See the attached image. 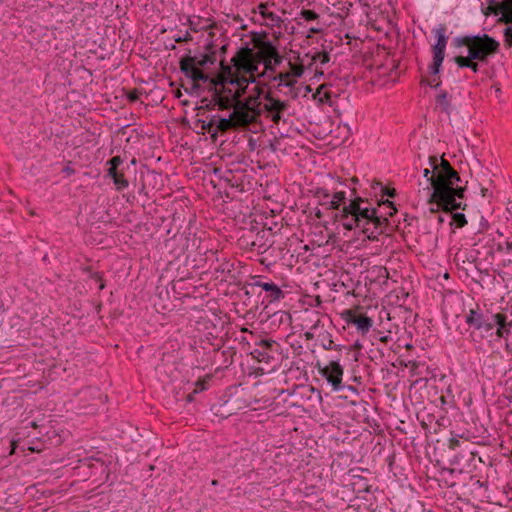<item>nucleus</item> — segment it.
Masks as SVG:
<instances>
[{
  "label": "nucleus",
  "instance_id": "f257e3e1",
  "mask_svg": "<svg viewBox=\"0 0 512 512\" xmlns=\"http://www.w3.org/2000/svg\"><path fill=\"white\" fill-rule=\"evenodd\" d=\"M362 202L363 199L357 197L349 205L344 206L335 215V218L342 224L344 229L351 231L357 227L361 228L362 233L369 240L375 241L380 234L378 229L382 220L377 216L376 209L362 208Z\"/></svg>",
  "mask_w": 512,
  "mask_h": 512
},
{
  "label": "nucleus",
  "instance_id": "f03ea898",
  "mask_svg": "<svg viewBox=\"0 0 512 512\" xmlns=\"http://www.w3.org/2000/svg\"><path fill=\"white\" fill-rule=\"evenodd\" d=\"M430 166L435 172L429 179L428 183L433 188L432 197H436L437 195L443 193L444 189L447 190H456L463 189L462 187H454L457 182L460 181L459 174L452 168L450 163L441 158L440 164H438V159L436 156L429 157Z\"/></svg>",
  "mask_w": 512,
  "mask_h": 512
},
{
  "label": "nucleus",
  "instance_id": "7ed1b4c3",
  "mask_svg": "<svg viewBox=\"0 0 512 512\" xmlns=\"http://www.w3.org/2000/svg\"><path fill=\"white\" fill-rule=\"evenodd\" d=\"M424 191H426L427 204L429 205V211L431 213H437L440 209L446 212L465 209L466 204H463L462 202L464 197V189H444L443 193L437 195L436 197H432L433 188L431 185H428Z\"/></svg>",
  "mask_w": 512,
  "mask_h": 512
},
{
  "label": "nucleus",
  "instance_id": "20e7f679",
  "mask_svg": "<svg viewBox=\"0 0 512 512\" xmlns=\"http://www.w3.org/2000/svg\"><path fill=\"white\" fill-rule=\"evenodd\" d=\"M215 60L213 53L200 56L187 55L180 60V69L186 77L193 81V87L199 88L200 82L208 83L210 79V76L202 68L208 64H213Z\"/></svg>",
  "mask_w": 512,
  "mask_h": 512
},
{
  "label": "nucleus",
  "instance_id": "39448f33",
  "mask_svg": "<svg viewBox=\"0 0 512 512\" xmlns=\"http://www.w3.org/2000/svg\"><path fill=\"white\" fill-rule=\"evenodd\" d=\"M262 93V88L256 86L247 98L236 104L235 114L238 115L240 123L249 126L259 121L260 116L263 114V102L260 100Z\"/></svg>",
  "mask_w": 512,
  "mask_h": 512
},
{
  "label": "nucleus",
  "instance_id": "423d86ee",
  "mask_svg": "<svg viewBox=\"0 0 512 512\" xmlns=\"http://www.w3.org/2000/svg\"><path fill=\"white\" fill-rule=\"evenodd\" d=\"M460 43L468 48L470 58L479 61H485L499 49V42L487 34L465 36Z\"/></svg>",
  "mask_w": 512,
  "mask_h": 512
},
{
  "label": "nucleus",
  "instance_id": "0eeeda50",
  "mask_svg": "<svg viewBox=\"0 0 512 512\" xmlns=\"http://www.w3.org/2000/svg\"><path fill=\"white\" fill-rule=\"evenodd\" d=\"M290 107L289 101L281 100L270 93L263 97V113L276 125L281 121H287L290 116Z\"/></svg>",
  "mask_w": 512,
  "mask_h": 512
},
{
  "label": "nucleus",
  "instance_id": "6e6552de",
  "mask_svg": "<svg viewBox=\"0 0 512 512\" xmlns=\"http://www.w3.org/2000/svg\"><path fill=\"white\" fill-rule=\"evenodd\" d=\"M247 82V76L239 75L237 68L222 65L220 74L216 78L208 81V89H217V87H225V85H241Z\"/></svg>",
  "mask_w": 512,
  "mask_h": 512
},
{
  "label": "nucleus",
  "instance_id": "1a4fd4ad",
  "mask_svg": "<svg viewBox=\"0 0 512 512\" xmlns=\"http://www.w3.org/2000/svg\"><path fill=\"white\" fill-rule=\"evenodd\" d=\"M316 367L319 373L331 384L334 391L343 389L342 378L344 370L338 361H331L326 366H321L320 363H317Z\"/></svg>",
  "mask_w": 512,
  "mask_h": 512
},
{
  "label": "nucleus",
  "instance_id": "9d476101",
  "mask_svg": "<svg viewBox=\"0 0 512 512\" xmlns=\"http://www.w3.org/2000/svg\"><path fill=\"white\" fill-rule=\"evenodd\" d=\"M212 92L211 103L214 106H217L219 110H228L233 108L235 110L237 101V95L225 94V87H217V89H208Z\"/></svg>",
  "mask_w": 512,
  "mask_h": 512
},
{
  "label": "nucleus",
  "instance_id": "9b49d317",
  "mask_svg": "<svg viewBox=\"0 0 512 512\" xmlns=\"http://www.w3.org/2000/svg\"><path fill=\"white\" fill-rule=\"evenodd\" d=\"M212 92L211 103L214 106H217L219 110H228L233 108L235 110L237 101V95L225 94V87H217V89H208Z\"/></svg>",
  "mask_w": 512,
  "mask_h": 512
},
{
  "label": "nucleus",
  "instance_id": "f8f14e48",
  "mask_svg": "<svg viewBox=\"0 0 512 512\" xmlns=\"http://www.w3.org/2000/svg\"><path fill=\"white\" fill-rule=\"evenodd\" d=\"M255 59L254 51L246 47L238 51L232 61L234 62V66L237 68L238 74L240 75L242 73L246 76V72H251V65Z\"/></svg>",
  "mask_w": 512,
  "mask_h": 512
},
{
  "label": "nucleus",
  "instance_id": "ddd939ff",
  "mask_svg": "<svg viewBox=\"0 0 512 512\" xmlns=\"http://www.w3.org/2000/svg\"><path fill=\"white\" fill-rule=\"evenodd\" d=\"M213 119L216 125V128L213 130V137H216L219 132L224 133L231 129L247 127L246 124L240 123L238 115L235 114V110L231 112L228 118L213 116Z\"/></svg>",
  "mask_w": 512,
  "mask_h": 512
},
{
  "label": "nucleus",
  "instance_id": "4468645a",
  "mask_svg": "<svg viewBox=\"0 0 512 512\" xmlns=\"http://www.w3.org/2000/svg\"><path fill=\"white\" fill-rule=\"evenodd\" d=\"M123 160L120 156H114L109 161L110 165L108 169V176L113 179L116 189L121 191L128 187L129 183L125 179L124 174L118 170V167L122 164Z\"/></svg>",
  "mask_w": 512,
  "mask_h": 512
},
{
  "label": "nucleus",
  "instance_id": "2eb2a0df",
  "mask_svg": "<svg viewBox=\"0 0 512 512\" xmlns=\"http://www.w3.org/2000/svg\"><path fill=\"white\" fill-rule=\"evenodd\" d=\"M345 319L348 324H353L356 326L358 332L365 335L369 332L371 327L373 326V320L363 314H357L355 311L346 310L345 311Z\"/></svg>",
  "mask_w": 512,
  "mask_h": 512
},
{
  "label": "nucleus",
  "instance_id": "dca6fc26",
  "mask_svg": "<svg viewBox=\"0 0 512 512\" xmlns=\"http://www.w3.org/2000/svg\"><path fill=\"white\" fill-rule=\"evenodd\" d=\"M466 323L476 329H484L490 331L494 327V323L485 321L483 314L475 309H471L466 316Z\"/></svg>",
  "mask_w": 512,
  "mask_h": 512
},
{
  "label": "nucleus",
  "instance_id": "f3484780",
  "mask_svg": "<svg viewBox=\"0 0 512 512\" xmlns=\"http://www.w3.org/2000/svg\"><path fill=\"white\" fill-rule=\"evenodd\" d=\"M272 81H276L278 83V87L284 86L289 89L288 92H286L287 95H290L292 98H297L298 92L295 90V84L297 83V80L294 78H291L290 73H278L274 74L271 78Z\"/></svg>",
  "mask_w": 512,
  "mask_h": 512
},
{
  "label": "nucleus",
  "instance_id": "a211bd4d",
  "mask_svg": "<svg viewBox=\"0 0 512 512\" xmlns=\"http://www.w3.org/2000/svg\"><path fill=\"white\" fill-rule=\"evenodd\" d=\"M257 52H254L255 58L263 62L268 59H272V56L276 55V48L269 41L259 40L256 43Z\"/></svg>",
  "mask_w": 512,
  "mask_h": 512
},
{
  "label": "nucleus",
  "instance_id": "6ab92c4d",
  "mask_svg": "<svg viewBox=\"0 0 512 512\" xmlns=\"http://www.w3.org/2000/svg\"><path fill=\"white\" fill-rule=\"evenodd\" d=\"M275 342L272 340H261L258 345L262 347V349H254L251 352L252 357L258 362H269L270 356L268 354V350H270Z\"/></svg>",
  "mask_w": 512,
  "mask_h": 512
},
{
  "label": "nucleus",
  "instance_id": "aec40b11",
  "mask_svg": "<svg viewBox=\"0 0 512 512\" xmlns=\"http://www.w3.org/2000/svg\"><path fill=\"white\" fill-rule=\"evenodd\" d=\"M256 285L269 292L270 301H279L284 297L283 291L272 282H257Z\"/></svg>",
  "mask_w": 512,
  "mask_h": 512
},
{
  "label": "nucleus",
  "instance_id": "412c9836",
  "mask_svg": "<svg viewBox=\"0 0 512 512\" xmlns=\"http://www.w3.org/2000/svg\"><path fill=\"white\" fill-rule=\"evenodd\" d=\"M258 10L262 17L267 21V25H270L271 27H280L281 18L274 12L270 11L267 5L260 4L258 6Z\"/></svg>",
  "mask_w": 512,
  "mask_h": 512
},
{
  "label": "nucleus",
  "instance_id": "4be33fe9",
  "mask_svg": "<svg viewBox=\"0 0 512 512\" xmlns=\"http://www.w3.org/2000/svg\"><path fill=\"white\" fill-rule=\"evenodd\" d=\"M445 50L438 47H433V63L430 66L431 74L437 75L444 60Z\"/></svg>",
  "mask_w": 512,
  "mask_h": 512
},
{
  "label": "nucleus",
  "instance_id": "5701e85b",
  "mask_svg": "<svg viewBox=\"0 0 512 512\" xmlns=\"http://www.w3.org/2000/svg\"><path fill=\"white\" fill-rule=\"evenodd\" d=\"M315 97H318L319 101L322 103H328L329 105H333L332 98L335 97V94L326 85H321L317 89Z\"/></svg>",
  "mask_w": 512,
  "mask_h": 512
},
{
  "label": "nucleus",
  "instance_id": "b1692460",
  "mask_svg": "<svg viewBox=\"0 0 512 512\" xmlns=\"http://www.w3.org/2000/svg\"><path fill=\"white\" fill-rule=\"evenodd\" d=\"M500 6L502 8L500 21L506 24L512 23V0H503Z\"/></svg>",
  "mask_w": 512,
  "mask_h": 512
},
{
  "label": "nucleus",
  "instance_id": "393cba45",
  "mask_svg": "<svg viewBox=\"0 0 512 512\" xmlns=\"http://www.w3.org/2000/svg\"><path fill=\"white\" fill-rule=\"evenodd\" d=\"M434 34L437 38V42L433 47H438V48H442L445 50L446 45H447V40H448V38L446 36V27L443 25H440L439 27L434 29Z\"/></svg>",
  "mask_w": 512,
  "mask_h": 512
},
{
  "label": "nucleus",
  "instance_id": "a878e982",
  "mask_svg": "<svg viewBox=\"0 0 512 512\" xmlns=\"http://www.w3.org/2000/svg\"><path fill=\"white\" fill-rule=\"evenodd\" d=\"M345 198H346L345 192H343V191L336 192L333 195V198L329 203V208L333 209V210H338L340 207V204L345 200Z\"/></svg>",
  "mask_w": 512,
  "mask_h": 512
},
{
  "label": "nucleus",
  "instance_id": "bb28decb",
  "mask_svg": "<svg viewBox=\"0 0 512 512\" xmlns=\"http://www.w3.org/2000/svg\"><path fill=\"white\" fill-rule=\"evenodd\" d=\"M493 320H494V323L498 325V328L512 326V322L508 323L506 315L502 314V313H497V314L493 315Z\"/></svg>",
  "mask_w": 512,
  "mask_h": 512
},
{
  "label": "nucleus",
  "instance_id": "cd10ccee",
  "mask_svg": "<svg viewBox=\"0 0 512 512\" xmlns=\"http://www.w3.org/2000/svg\"><path fill=\"white\" fill-rule=\"evenodd\" d=\"M482 12L485 16H489V15H495V16H498V15H501L502 16V8L499 5H488L486 8H483L482 9Z\"/></svg>",
  "mask_w": 512,
  "mask_h": 512
},
{
  "label": "nucleus",
  "instance_id": "c85d7f7f",
  "mask_svg": "<svg viewBox=\"0 0 512 512\" xmlns=\"http://www.w3.org/2000/svg\"><path fill=\"white\" fill-rule=\"evenodd\" d=\"M313 61L315 63H319L321 65H324L330 61V56L327 52H318L313 56Z\"/></svg>",
  "mask_w": 512,
  "mask_h": 512
},
{
  "label": "nucleus",
  "instance_id": "c756f323",
  "mask_svg": "<svg viewBox=\"0 0 512 512\" xmlns=\"http://www.w3.org/2000/svg\"><path fill=\"white\" fill-rule=\"evenodd\" d=\"M290 71L288 73L291 74V78H298L301 77L303 74V68L301 66L289 63Z\"/></svg>",
  "mask_w": 512,
  "mask_h": 512
},
{
  "label": "nucleus",
  "instance_id": "7c9ffc66",
  "mask_svg": "<svg viewBox=\"0 0 512 512\" xmlns=\"http://www.w3.org/2000/svg\"><path fill=\"white\" fill-rule=\"evenodd\" d=\"M249 83H251V81L247 79L245 84L236 85L237 89L234 91L233 95H237V101H242L241 97L246 93V89Z\"/></svg>",
  "mask_w": 512,
  "mask_h": 512
},
{
  "label": "nucleus",
  "instance_id": "2f4dec72",
  "mask_svg": "<svg viewBox=\"0 0 512 512\" xmlns=\"http://www.w3.org/2000/svg\"><path fill=\"white\" fill-rule=\"evenodd\" d=\"M260 61L257 59L254 60V62L251 65V72H246V75H249L247 78L251 81V83L256 82V75L255 73L258 71V64Z\"/></svg>",
  "mask_w": 512,
  "mask_h": 512
},
{
  "label": "nucleus",
  "instance_id": "473e14b6",
  "mask_svg": "<svg viewBox=\"0 0 512 512\" xmlns=\"http://www.w3.org/2000/svg\"><path fill=\"white\" fill-rule=\"evenodd\" d=\"M452 218H453V222L459 228L464 227L467 224L465 215L463 213H455V214H453Z\"/></svg>",
  "mask_w": 512,
  "mask_h": 512
},
{
  "label": "nucleus",
  "instance_id": "72a5a7b5",
  "mask_svg": "<svg viewBox=\"0 0 512 512\" xmlns=\"http://www.w3.org/2000/svg\"><path fill=\"white\" fill-rule=\"evenodd\" d=\"M310 330L317 331L319 327L323 326L322 321L317 313H313V319H311Z\"/></svg>",
  "mask_w": 512,
  "mask_h": 512
},
{
  "label": "nucleus",
  "instance_id": "f704fd0d",
  "mask_svg": "<svg viewBox=\"0 0 512 512\" xmlns=\"http://www.w3.org/2000/svg\"><path fill=\"white\" fill-rule=\"evenodd\" d=\"M301 16L306 21H312V20H315L318 18V14L316 12H314L313 10H302Z\"/></svg>",
  "mask_w": 512,
  "mask_h": 512
},
{
  "label": "nucleus",
  "instance_id": "c9c22d12",
  "mask_svg": "<svg viewBox=\"0 0 512 512\" xmlns=\"http://www.w3.org/2000/svg\"><path fill=\"white\" fill-rule=\"evenodd\" d=\"M473 60L472 58H470V56L468 55L467 57H464V56H457L455 58V62L458 64L459 67H468L469 65V62Z\"/></svg>",
  "mask_w": 512,
  "mask_h": 512
},
{
  "label": "nucleus",
  "instance_id": "e433bc0d",
  "mask_svg": "<svg viewBox=\"0 0 512 512\" xmlns=\"http://www.w3.org/2000/svg\"><path fill=\"white\" fill-rule=\"evenodd\" d=\"M322 347L325 350H331V349L340 350V346L334 344V341L331 339L330 335H328L327 341L322 343Z\"/></svg>",
  "mask_w": 512,
  "mask_h": 512
},
{
  "label": "nucleus",
  "instance_id": "4c0bfd02",
  "mask_svg": "<svg viewBox=\"0 0 512 512\" xmlns=\"http://www.w3.org/2000/svg\"><path fill=\"white\" fill-rule=\"evenodd\" d=\"M505 44L512 47V26H508L504 30Z\"/></svg>",
  "mask_w": 512,
  "mask_h": 512
},
{
  "label": "nucleus",
  "instance_id": "58836bf2",
  "mask_svg": "<svg viewBox=\"0 0 512 512\" xmlns=\"http://www.w3.org/2000/svg\"><path fill=\"white\" fill-rule=\"evenodd\" d=\"M202 128L206 130L213 137V130L216 128L213 117L210 119L208 123L203 122Z\"/></svg>",
  "mask_w": 512,
  "mask_h": 512
},
{
  "label": "nucleus",
  "instance_id": "ea45409f",
  "mask_svg": "<svg viewBox=\"0 0 512 512\" xmlns=\"http://www.w3.org/2000/svg\"><path fill=\"white\" fill-rule=\"evenodd\" d=\"M263 63H264V66H265V72L266 73L274 74L275 66L272 63V59L265 60V61H263Z\"/></svg>",
  "mask_w": 512,
  "mask_h": 512
},
{
  "label": "nucleus",
  "instance_id": "a19ab883",
  "mask_svg": "<svg viewBox=\"0 0 512 512\" xmlns=\"http://www.w3.org/2000/svg\"><path fill=\"white\" fill-rule=\"evenodd\" d=\"M437 102L444 107V109H446L448 107V102H447V93H442L440 95H438L437 97Z\"/></svg>",
  "mask_w": 512,
  "mask_h": 512
},
{
  "label": "nucleus",
  "instance_id": "79ce46f5",
  "mask_svg": "<svg viewBox=\"0 0 512 512\" xmlns=\"http://www.w3.org/2000/svg\"><path fill=\"white\" fill-rule=\"evenodd\" d=\"M191 40H192V36L189 32H186L184 35H180L175 38V41L177 43L188 42Z\"/></svg>",
  "mask_w": 512,
  "mask_h": 512
},
{
  "label": "nucleus",
  "instance_id": "37998d69",
  "mask_svg": "<svg viewBox=\"0 0 512 512\" xmlns=\"http://www.w3.org/2000/svg\"><path fill=\"white\" fill-rule=\"evenodd\" d=\"M205 384H206V380H198L195 383L194 393H199V392L205 390V388H206Z\"/></svg>",
  "mask_w": 512,
  "mask_h": 512
},
{
  "label": "nucleus",
  "instance_id": "c03bdc74",
  "mask_svg": "<svg viewBox=\"0 0 512 512\" xmlns=\"http://www.w3.org/2000/svg\"><path fill=\"white\" fill-rule=\"evenodd\" d=\"M509 333H510V327L498 328L496 331V335L500 338L507 336Z\"/></svg>",
  "mask_w": 512,
  "mask_h": 512
},
{
  "label": "nucleus",
  "instance_id": "a18cd8bd",
  "mask_svg": "<svg viewBox=\"0 0 512 512\" xmlns=\"http://www.w3.org/2000/svg\"><path fill=\"white\" fill-rule=\"evenodd\" d=\"M281 62H282V57L279 55L278 51L276 50V55L272 56V63L274 66H277Z\"/></svg>",
  "mask_w": 512,
  "mask_h": 512
},
{
  "label": "nucleus",
  "instance_id": "49530a36",
  "mask_svg": "<svg viewBox=\"0 0 512 512\" xmlns=\"http://www.w3.org/2000/svg\"><path fill=\"white\" fill-rule=\"evenodd\" d=\"M304 336L306 340H312L315 337V331L309 329L307 332L304 333Z\"/></svg>",
  "mask_w": 512,
  "mask_h": 512
},
{
  "label": "nucleus",
  "instance_id": "de8ad7c7",
  "mask_svg": "<svg viewBox=\"0 0 512 512\" xmlns=\"http://www.w3.org/2000/svg\"><path fill=\"white\" fill-rule=\"evenodd\" d=\"M468 68H470L471 70H473L474 72H477L478 71V64L476 62H474L473 60H471L469 62V65H468Z\"/></svg>",
  "mask_w": 512,
  "mask_h": 512
},
{
  "label": "nucleus",
  "instance_id": "09e8293b",
  "mask_svg": "<svg viewBox=\"0 0 512 512\" xmlns=\"http://www.w3.org/2000/svg\"><path fill=\"white\" fill-rule=\"evenodd\" d=\"M433 174H431V170L429 168H425L423 171V176L428 180Z\"/></svg>",
  "mask_w": 512,
  "mask_h": 512
},
{
  "label": "nucleus",
  "instance_id": "8fccbe9b",
  "mask_svg": "<svg viewBox=\"0 0 512 512\" xmlns=\"http://www.w3.org/2000/svg\"><path fill=\"white\" fill-rule=\"evenodd\" d=\"M505 249L508 253L512 251V242L511 241L505 242Z\"/></svg>",
  "mask_w": 512,
  "mask_h": 512
},
{
  "label": "nucleus",
  "instance_id": "3c124183",
  "mask_svg": "<svg viewBox=\"0 0 512 512\" xmlns=\"http://www.w3.org/2000/svg\"><path fill=\"white\" fill-rule=\"evenodd\" d=\"M489 5H499L501 2L497 0H486Z\"/></svg>",
  "mask_w": 512,
  "mask_h": 512
},
{
  "label": "nucleus",
  "instance_id": "603ef678",
  "mask_svg": "<svg viewBox=\"0 0 512 512\" xmlns=\"http://www.w3.org/2000/svg\"><path fill=\"white\" fill-rule=\"evenodd\" d=\"M216 106L213 105V103H211V100L206 104V108L207 109H214Z\"/></svg>",
  "mask_w": 512,
  "mask_h": 512
},
{
  "label": "nucleus",
  "instance_id": "864d4df0",
  "mask_svg": "<svg viewBox=\"0 0 512 512\" xmlns=\"http://www.w3.org/2000/svg\"><path fill=\"white\" fill-rule=\"evenodd\" d=\"M434 82H435V79H433L432 81H429V82H428V84H429L430 86H433V85H434L435 87H438V86H439V84H440V82H437V83H435V84H434Z\"/></svg>",
  "mask_w": 512,
  "mask_h": 512
},
{
  "label": "nucleus",
  "instance_id": "5fc2aeb1",
  "mask_svg": "<svg viewBox=\"0 0 512 512\" xmlns=\"http://www.w3.org/2000/svg\"><path fill=\"white\" fill-rule=\"evenodd\" d=\"M225 90H226V93L225 94H234V91H232V89H230L229 87H227V85H225Z\"/></svg>",
  "mask_w": 512,
  "mask_h": 512
},
{
  "label": "nucleus",
  "instance_id": "6e6d98bb",
  "mask_svg": "<svg viewBox=\"0 0 512 512\" xmlns=\"http://www.w3.org/2000/svg\"><path fill=\"white\" fill-rule=\"evenodd\" d=\"M458 444H459V441H458V440L453 439V440L451 441V445H450V446H451V448H454V447H455L456 445H458Z\"/></svg>",
  "mask_w": 512,
  "mask_h": 512
},
{
  "label": "nucleus",
  "instance_id": "4d7b16f0",
  "mask_svg": "<svg viewBox=\"0 0 512 512\" xmlns=\"http://www.w3.org/2000/svg\"><path fill=\"white\" fill-rule=\"evenodd\" d=\"M387 195L390 196V197H394L395 196V189L389 190L387 192Z\"/></svg>",
  "mask_w": 512,
  "mask_h": 512
},
{
  "label": "nucleus",
  "instance_id": "13d9d810",
  "mask_svg": "<svg viewBox=\"0 0 512 512\" xmlns=\"http://www.w3.org/2000/svg\"><path fill=\"white\" fill-rule=\"evenodd\" d=\"M130 98H131L132 100H136V99H137V96H136V94H134V93H133V94H131V95H130Z\"/></svg>",
  "mask_w": 512,
  "mask_h": 512
},
{
  "label": "nucleus",
  "instance_id": "bf43d9fd",
  "mask_svg": "<svg viewBox=\"0 0 512 512\" xmlns=\"http://www.w3.org/2000/svg\"><path fill=\"white\" fill-rule=\"evenodd\" d=\"M384 204H387V205H389V206H392V205H393V203H392L391 201H389V200H387L386 202H384Z\"/></svg>",
  "mask_w": 512,
  "mask_h": 512
},
{
  "label": "nucleus",
  "instance_id": "052dcab7",
  "mask_svg": "<svg viewBox=\"0 0 512 512\" xmlns=\"http://www.w3.org/2000/svg\"><path fill=\"white\" fill-rule=\"evenodd\" d=\"M438 220L440 223L444 222V219L441 216H439Z\"/></svg>",
  "mask_w": 512,
  "mask_h": 512
},
{
  "label": "nucleus",
  "instance_id": "680f3d73",
  "mask_svg": "<svg viewBox=\"0 0 512 512\" xmlns=\"http://www.w3.org/2000/svg\"><path fill=\"white\" fill-rule=\"evenodd\" d=\"M188 400H189V401H191V400H192V395H191V394L188 396Z\"/></svg>",
  "mask_w": 512,
  "mask_h": 512
},
{
  "label": "nucleus",
  "instance_id": "e2e57ef3",
  "mask_svg": "<svg viewBox=\"0 0 512 512\" xmlns=\"http://www.w3.org/2000/svg\"><path fill=\"white\" fill-rule=\"evenodd\" d=\"M212 484H213V485H216V484H217V480H213V481H212Z\"/></svg>",
  "mask_w": 512,
  "mask_h": 512
},
{
  "label": "nucleus",
  "instance_id": "0e129e2a",
  "mask_svg": "<svg viewBox=\"0 0 512 512\" xmlns=\"http://www.w3.org/2000/svg\"><path fill=\"white\" fill-rule=\"evenodd\" d=\"M99 288H100V289H103V288H104V284H103V283H102V284H100V287H99Z\"/></svg>",
  "mask_w": 512,
  "mask_h": 512
}]
</instances>
